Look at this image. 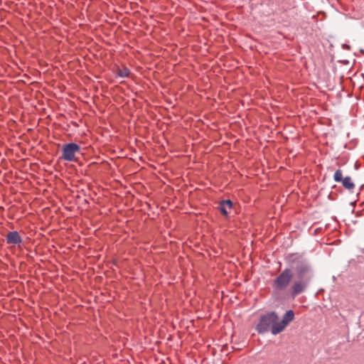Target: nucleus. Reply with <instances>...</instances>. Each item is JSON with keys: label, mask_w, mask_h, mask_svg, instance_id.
Returning a JSON list of instances; mask_svg holds the SVG:
<instances>
[{"label": "nucleus", "mask_w": 364, "mask_h": 364, "mask_svg": "<svg viewBox=\"0 0 364 364\" xmlns=\"http://www.w3.org/2000/svg\"><path fill=\"white\" fill-rule=\"evenodd\" d=\"M294 319V311L292 310H288L283 316L282 321L278 320V324L277 326H274L273 335H277L282 332Z\"/></svg>", "instance_id": "obj_5"}, {"label": "nucleus", "mask_w": 364, "mask_h": 364, "mask_svg": "<svg viewBox=\"0 0 364 364\" xmlns=\"http://www.w3.org/2000/svg\"><path fill=\"white\" fill-rule=\"evenodd\" d=\"M232 208V202L230 200H223L220 205V213L227 216L228 214V208L231 209Z\"/></svg>", "instance_id": "obj_8"}, {"label": "nucleus", "mask_w": 364, "mask_h": 364, "mask_svg": "<svg viewBox=\"0 0 364 364\" xmlns=\"http://www.w3.org/2000/svg\"><path fill=\"white\" fill-rule=\"evenodd\" d=\"M294 277V272L290 267H287L273 280L272 287L276 291L285 290Z\"/></svg>", "instance_id": "obj_3"}, {"label": "nucleus", "mask_w": 364, "mask_h": 364, "mask_svg": "<svg viewBox=\"0 0 364 364\" xmlns=\"http://www.w3.org/2000/svg\"><path fill=\"white\" fill-rule=\"evenodd\" d=\"M284 259L289 267L295 266L296 277L290 287L291 296L294 298L306 290L313 277V270L299 253H289L285 256Z\"/></svg>", "instance_id": "obj_1"}, {"label": "nucleus", "mask_w": 364, "mask_h": 364, "mask_svg": "<svg viewBox=\"0 0 364 364\" xmlns=\"http://www.w3.org/2000/svg\"><path fill=\"white\" fill-rule=\"evenodd\" d=\"M278 319L279 316L274 311H270L262 314L260 316L255 329L260 334H264L269 331L273 334L274 326H277L278 324Z\"/></svg>", "instance_id": "obj_2"}, {"label": "nucleus", "mask_w": 364, "mask_h": 364, "mask_svg": "<svg viewBox=\"0 0 364 364\" xmlns=\"http://www.w3.org/2000/svg\"><path fill=\"white\" fill-rule=\"evenodd\" d=\"M6 241L9 245H20L22 242V237L17 231L9 232L6 236Z\"/></svg>", "instance_id": "obj_7"}, {"label": "nucleus", "mask_w": 364, "mask_h": 364, "mask_svg": "<svg viewBox=\"0 0 364 364\" xmlns=\"http://www.w3.org/2000/svg\"><path fill=\"white\" fill-rule=\"evenodd\" d=\"M129 70L126 67L118 68L117 70V75L121 77H127L129 76Z\"/></svg>", "instance_id": "obj_9"}, {"label": "nucleus", "mask_w": 364, "mask_h": 364, "mask_svg": "<svg viewBox=\"0 0 364 364\" xmlns=\"http://www.w3.org/2000/svg\"><path fill=\"white\" fill-rule=\"evenodd\" d=\"M333 179L336 182L341 183L342 186L348 191H353L355 188V184L350 176H343V171L338 169L335 171Z\"/></svg>", "instance_id": "obj_6"}, {"label": "nucleus", "mask_w": 364, "mask_h": 364, "mask_svg": "<svg viewBox=\"0 0 364 364\" xmlns=\"http://www.w3.org/2000/svg\"><path fill=\"white\" fill-rule=\"evenodd\" d=\"M80 146L75 143L65 144L62 147L60 159L68 161H76L75 154L80 153Z\"/></svg>", "instance_id": "obj_4"}]
</instances>
